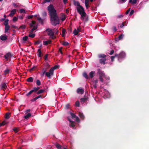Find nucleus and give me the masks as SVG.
Wrapping results in <instances>:
<instances>
[{"label": "nucleus", "instance_id": "obj_1", "mask_svg": "<svg viewBox=\"0 0 149 149\" xmlns=\"http://www.w3.org/2000/svg\"><path fill=\"white\" fill-rule=\"evenodd\" d=\"M48 13L49 15L50 22L53 26H56L60 23L59 19L57 15L56 10L52 4H50L47 7Z\"/></svg>", "mask_w": 149, "mask_h": 149}, {"label": "nucleus", "instance_id": "obj_2", "mask_svg": "<svg viewBox=\"0 0 149 149\" xmlns=\"http://www.w3.org/2000/svg\"><path fill=\"white\" fill-rule=\"evenodd\" d=\"M77 12L81 15L80 18L81 20H84V17H86V13L85 12V10L83 8L81 9H80L79 8H77Z\"/></svg>", "mask_w": 149, "mask_h": 149}, {"label": "nucleus", "instance_id": "obj_3", "mask_svg": "<svg viewBox=\"0 0 149 149\" xmlns=\"http://www.w3.org/2000/svg\"><path fill=\"white\" fill-rule=\"evenodd\" d=\"M106 55L104 54H99L98 55V57L100 58L99 60V63L102 64L104 65L105 64V62L106 61Z\"/></svg>", "mask_w": 149, "mask_h": 149}, {"label": "nucleus", "instance_id": "obj_4", "mask_svg": "<svg viewBox=\"0 0 149 149\" xmlns=\"http://www.w3.org/2000/svg\"><path fill=\"white\" fill-rule=\"evenodd\" d=\"M125 56V53L123 52H122L118 54L117 56L118 60L120 61H121V60L124 58Z\"/></svg>", "mask_w": 149, "mask_h": 149}, {"label": "nucleus", "instance_id": "obj_5", "mask_svg": "<svg viewBox=\"0 0 149 149\" xmlns=\"http://www.w3.org/2000/svg\"><path fill=\"white\" fill-rule=\"evenodd\" d=\"M54 74L53 70L50 69L48 72H47L46 73L45 76L49 78H51V76H53Z\"/></svg>", "mask_w": 149, "mask_h": 149}, {"label": "nucleus", "instance_id": "obj_6", "mask_svg": "<svg viewBox=\"0 0 149 149\" xmlns=\"http://www.w3.org/2000/svg\"><path fill=\"white\" fill-rule=\"evenodd\" d=\"M88 100V95L85 93L84 97L80 99V102L81 103H84L87 101Z\"/></svg>", "mask_w": 149, "mask_h": 149}, {"label": "nucleus", "instance_id": "obj_7", "mask_svg": "<svg viewBox=\"0 0 149 149\" xmlns=\"http://www.w3.org/2000/svg\"><path fill=\"white\" fill-rule=\"evenodd\" d=\"M73 4L75 6H77V7L76 8H80V9H81L82 8H83V7L80 4L79 2L78 1H76L75 0H73Z\"/></svg>", "mask_w": 149, "mask_h": 149}, {"label": "nucleus", "instance_id": "obj_8", "mask_svg": "<svg viewBox=\"0 0 149 149\" xmlns=\"http://www.w3.org/2000/svg\"><path fill=\"white\" fill-rule=\"evenodd\" d=\"M45 31L47 33V34L48 36H53L54 35V32L52 30L49 28L47 29Z\"/></svg>", "mask_w": 149, "mask_h": 149}, {"label": "nucleus", "instance_id": "obj_9", "mask_svg": "<svg viewBox=\"0 0 149 149\" xmlns=\"http://www.w3.org/2000/svg\"><path fill=\"white\" fill-rule=\"evenodd\" d=\"M12 56L11 53L10 52H8L4 56V57L6 60L8 61L10 57Z\"/></svg>", "mask_w": 149, "mask_h": 149}, {"label": "nucleus", "instance_id": "obj_10", "mask_svg": "<svg viewBox=\"0 0 149 149\" xmlns=\"http://www.w3.org/2000/svg\"><path fill=\"white\" fill-rule=\"evenodd\" d=\"M1 89L4 90L7 88L6 83H3L1 85Z\"/></svg>", "mask_w": 149, "mask_h": 149}, {"label": "nucleus", "instance_id": "obj_11", "mask_svg": "<svg viewBox=\"0 0 149 149\" xmlns=\"http://www.w3.org/2000/svg\"><path fill=\"white\" fill-rule=\"evenodd\" d=\"M0 39L1 40L5 41L7 39V36L6 35H2L0 37Z\"/></svg>", "mask_w": 149, "mask_h": 149}, {"label": "nucleus", "instance_id": "obj_12", "mask_svg": "<svg viewBox=\"0 0 149 149\" xmlns=\"http://www.w3.org/2000/svg\"><path fill=\"white\" fill-rule=\"evenodd\" d=\"M77 93L79 94H82L84 92V90L82 88H78L77 90Z\"/></svg>", "mask_w": 149, "mask_h": 149}, {"label": "nucleus", "instance_id": "obj_13", "mask_svg": "<svg viewBox=\"0 0 149 149\" xmlns=\"http://www.w3.org/2000/svg\"><path fill=\"white\" fill-rule=\"evenodd\" d=\"M16 12V10L14 9L13 10L11 11L10 13L9 14V16L11 17H13L14 14Z\"/></svg>", "mask_w": 149, "mask_h": 149}, {"label": "nucleus", "instance_id": "obj_14", "mask_svg": "<svg viewBox=\"0 0 149 149\" xmlns=\"http://www.w3.org/2000/svg\"><path fill=\"white\" fill-rule=\"evenodd\" d=\"M45 18L42 19L40 17H38V20L39 22L41 23V24H43L44 23V21L45 20Z\"/></svg>", "mask_w": 149, "mask_h": 149}, {"label": "nucleus", "instance_id": "obj_15", "mask_svg": "<svg viewBox=\"0 0 149 149\" xmlns=\"http://www.w3.org/2000/svg\"><path fill=\"white\" fill-rule=\"evenodd\" d=\"M51 42L52 41L50 40H48L47 41H44L43 44L44 45H47L48 44H51Z\"/></svg>", "mask_w": 149, "mask_h": 149}, {"label": "nucleus", "instance_id": "obj_16", "mask_svg": "<svg viewBox=\"0 0 149 149\" xmlns=\"http://www.w3.org/2000/svg\"><path fill=\"white\" fill-rule=\"evenodd\" d=\"M10 28V26L8 25L5 26L4 32L5 33H8V30Z\"/></svg>", "mask_w": 149, "mask_h": 149}, {"label": "nucleus", "instance_id": "obj_17", "mask_svg": "<svg viewBox=\"0 0 149 149\" xmlns=\"http://www.w3.org/2000/svg\"><path fill=\"white\" fill-rule=\"evenodd\" d=\"M124 35L122 34L119 36L118 38H116V41H118L119 40L122 39Z\"/></svg>", "mask_w": 149, "mask_h": 149}, {"label": "nucleus", "instance_id": "obj_18", "mask_svg": "<svg viewBox=\"0 0 149 149\" xmlns=\"http://www.w3.org/2000/svg\"><path fill=\"white\" fill-rule=\"evenodd\" d=\"M95 73L94 71H92L89 73V76L88 77L89 78H92L94 76V74Z\"/></svg>", "mask_w": 149, "mask_h": 149}, {"label": "nucleus", "instance_id": "obj_19", "mask_svg": "<svg viewBox=\"0 0 149 149\" xmlns=\"http://www.w3.org/2000/svg\"><path fill=\"white\" fill-rule=\"evenodd\" d=\"M38 55L39 57H40L42 56V52L40 49H39L38 50Z\"/></svg>", "mask_w": 149, "mask_h": 149}, {"label": "nucleus", "instance_id": "obj_20", "mask_svg": "<svg viewBox=\"0 0 149 149\" xmlns=\"http://www.w3.org/2000/svg\"><path fill=\"white\" fill-rule=\"evenodd\" d=\"M42 97V96L41 95H39L36 97H35L34 98H33V99H32L31 100V101L32 102H35V101L37 100L38 99V98H41Z\"/></svg>", "mask_w": 149, "mask_h": 149}, {"label": "nucleus", "instance_id": "obj_21", "mask_svg": "<svg viewBox=\"0 0 149 149\" xmlns=\"http://www.w3.org/2000/svg\"><path fill=\"white\" fill-rule=\"evenodd\" d=\"M85 4L86 9H88L89 6L88 1L87 0H85Z\"/></svg>", "mask_w": 149, "mask_h": 149}, {"label": "nucleus", "instance_id": "obj_22", "mask_svg": "<svg viewBox=\"0 0 149 149\" xmlns=\"http://www.w3.org/2000/svg\"><path fill=\"white\" fill-rule=\"evenodd\" d=\"M10 113L9 112L6 113L5 115V118L6 119H8L9 118Z\"/></svg>", "mask_w": 149, "mask_h": 149}, {"label": "nucleus", "instance_id": "obj_23", "mask_svg": "<svg viewBox=\"0 0 149 149\" xmlns=\"http://www.w3.org/2000/svg\"><path fill=\"white\" fill-rule=\"evenodd\" d=\"M45 90L43 89H41L36 92V94L38 95H39L44 93Z\"/></svg>", "mask_w": 149, "mask_h": 149}, {"label": "nucleus", "instance_id": "obj_24", "mask_svg": "<svg viewBox=\"0 0 149 149\" xmlns=\"http://www.w3.org/2000/svg\"><path fill=\"white\" fill-rule=\"evenodd\" d=\"M26 81L28 82H32L33 81V79L32 77H30L27 79Z\"/></svg>", "mask_w": 149, "mask_h": 149}, {"label": "nucleus", "instance_id": "obj_25", "mask_svg": "<svg viewBox=\"0 0 149 149\" xmlns=\"http://www.w3.org/2000/svg\"><path fill=\"white\" fill-rule=\"evenodd\" d=\"M79 115L81 119H83L84 118V116L83 113L80 112L79 113Z\"/></svg>", "mask_w": 149, "mask_h": 149}, {"label": "nucleus", "instance_id": "obj_26", "mask_svg": "<svg viewBox=\"0 0 149 149\" xmlns=\"http://www.w3.org/2000/svg\"><path fill=\"white\" fill-rule=\"evenodd\" d=\"M42 16L43 17V18H45V17H46L47 16V13L45 11L42 12Z\"/></svg>", "mask_w": 149, "mask_h": 149}, {"label": "nucleus", "instance_id": "obj_27", "mask_svg": "<svg viewBox=\"0 0 149 149\" xmlns=\"http://www.w3.org/2000/svg\"><path fill=\"white\" fill-rule=\"evenodd\" d=\"M9 69H7L6 70H5L4 71V74L5 75H6L7 74H8L9 72Z\"/></svg>", "mask_w": 149, "mask_h": 149}, {"label": "nucleus", "instance_id": "obj_28", "mask_svg": "<svg viewBox=\"0 0 149 149\" xmlns=\"http://www.w3.org/2000/svg\"><path fill=\"white\" fill-rule=\"evenodd\" d=\"M83 75L86 79H88L89 77H88L87 74L86 72H84L83 74Z\"/></svg>", "mask_w": 149, "mask_h": 149}, {"label": "nucleus", "instance_id": "obj_29", "mask_svg": "<svg viewBox=\"0 0 149 149\" xmlns=\"http://www.w3.org/2000/svg\"><path fill=\"white\" fill-rule=\"evenodd\" d=\"M31 116V114L30 113H28L26 116H24V118L25 119H27L29 118Z\"/></svg>", "mask_w": 149, "mask_h": 149}, {"label": "nucleus", "instance_id": "obj_30", "mask_svg": "<svg viewBox=\"0 0 149 149\" xmlns=\"http://www.w3.org/2000/svg\"><path fill=\"white\" fill-rule=\"evenodd\" d=\"M9 20L8 19H6V20L5 21L4 25L5 26L8 25V22Z\"/></svg>", "mask_w": 149, "mask_h": 149}, {"label": "nucleus", "instance_id": "obj_31", "mask_svg": "<svg viewBox=\"0 0 149 149\" xmlns=\"http://www.w3.org/2000/svg\"><path fill=\"white\" fill-rule=\"evenodd\" d=\"M55 146L58 149H62L61 146L60 144L57 143L56 144Z\"/></svg>", "mask_w": 149, "mask_h": 149}, {"label": "nucleus", "instance_id": "obj_32", "mask_svg": "<svg viewBox=\"0 0 149 149\" xmlns=\"http://www.w3.org/2000/svg\"><path fill=\"white\" fill-rule=\"evenodd\" d=\"M118 54H116L114 56H111V61H114V59L116 57H117Z\"/></svg>", "mask_w": 149, "mask_h": 149}, {"label": "nucleus", "instance_id": "obj_33", "mask_svg": "<svg viewBox=\"0 0 149 149\" xmlns=\"http://www.w3.org/2000/svg\"><path fill=\"white\" fill-rule=\"evenodd\" d=\"M37 28L38 27L37 26H34L33 28H32L31 30V32H33V31L36 30L37 29Z\"/></svg>", "mask_w": 149, "mask_h": 149}, {"label": "nucleus", "instance_id": "obj_34", "mask_svg": "<svg viewBox=\"0 0 149 149\" xmlns=\"http://www.w3.org/2000/svg\"><path fill=\"white\" fill-rule=\"evenodd\" d=\"M75 105L77 107H79L80 106L79 102L78 101H77L75 103Z\"/></svg>", "mask_w": 149, "mask_h": 149}, {"label": "nucleus", "instance_id": "obj_35", "mask_svg": "<svg viewBox=\"0 0 149 149\" xmlns=\"http://www.w3.org/2000/svg\"><path fill=\"white\" fill-rule=\"evenodd\" d=\"M62 44L64 46H67L69 45V43L68 42L65 41H63Z\"/></svg>", "mask_w": 149, "mask_h": 149}, {"label": "nucleus", "instance_id": "obj_36", "mask_svg": "<svg viewBox=\"0 0 149 149\" xmlns=\"http://www.w3.org/2000/svg\"><path fill=\"white\" fill-rule=\"evenodd\" d=\"M36 84L38 86H40L41 84V82L40 80L39 79H38L36 81Z\"/></svg>", "mask_w": 149, "mask_h": 149}, {"label": "nucleus", "instance_id": "obj_37", "mask_svg": "<svg viewBox=\"0 0 149 149\" xmlns=\"http://www.w3.org/2000/svg\"><path fill=\"white\" fill-rule=\"evenodd\" d=\"M33 93V91L32 90H31V91H30L28 93H26V95L27 96H29L31 94H32Z\"/></svg>", "mask_w": 149, "mask_h": 149}, {"label": "nucleus", "instance_id": "obj_38", "mask_svg": "<svg viewBox=\"0 0 149 149\" xmlns=\"http://www.w3.org/2000/svg\"><path fill=\"white\" fill-rule=\"evenodd\" d=\"M73 33L75 35H77L78 34V31H77V30L75 29L74 30Z\"/></svg>", "mask_w": 149, "mask_h": 149}, {"label": "nucleus", "instance_id": "obj_39", "mask_svg": "<svg viewBox=\"0 0 149 149\" xmlns=\"http://www.w3.org/2000/svg\"><path fill=\"white\" fill-rule=\"evenodd\" d=\"M70 115L72 117V118H75L76 117V115L72 112L70 113Z\"/></svg>", "mask_w": 149, "mask_h": 149}, {"label": "nucleus", "instance_id": "obj_40", "mask_svg": "<svg viewBox=\"0 0 149 149\" xmlns=\"http://www.w3.org/2000/svg\"><path fill=\"white\" fill-rule=\"evenodd\" d=\"M58 67V66L56 65H55L51 69H52L53 70V72H54V70L57 69Z\"/></svg>", "mask_w": 149, "mask_h": 149}, {"label": "nucleus", "instance_id": "obj_41", "mask_svg": "<svg viewBox=\"0 0 149 149\" xmlns=\"http://www.w3.org/2000/svg\"><path fill=\"white\" fill-rule=\"evenodd\" d=\"M26 28V26L25 25H22L19 27V29H25Z\"/></svg>", "mask_w": 149, "mask_h": 149}, {"label": "nucleus", "instance_id": "obj_42", "mask_svg": "<svg viewBox=\"0 0 149 149\" xmlns=\"http://www.w3.org/2000/svg\"><path fill=\"white\" fill-rule=\"evenodd\" d=\"M19 12H20L21 13H26L25 12V10L24 9H21L20 10H19Z\"/></svg>", "mask_w": 149, "mask_h": 149}, {"label": "nucleus", "instance_id": "obj_43", "mask_svg": "<svg viewBox=\"0 0 149 149\" xmlns=\"http://www.w3.org/2000/svg\"><path fill=\"white\" fill-rule=\"evenodd\" d=\"M127 0H119L118 3H123L125 2Z\"/></svg>", "mask_w": 149, "mask_h": 149}, {"label": "nucleus", "instance_id": "obj_44", "mask_svg": "<svg viewBox=\"0 0 149 149\" xmlns=\"http://www.w3.org/2000/svg\"><path fill=\"white\" fill-rule=\"evenodd\" d=\"M13 130L16 133H17L18 131V129L16 127H14Z\"/></svg>", "mask_w": 149, "mask_h": 149}, {"label": "nucleus", "instance_id": "obj_45", "mask_svg": "<svg viewBox=\"0 0 149 149\" xmlns=\"http://www.w3.org/2000/svg\"><path fill=\"white\" fill-rule=\"evenodd\" d=\"M28 38V37L27 36H25L23 38V40L24 41H26L27 40Z\"/></svg>", "mask_w": 149, "mask_h": 149}, {"label": "nucleus", "instance_id": "obj_46", "mask_svg": "<svg viewBox=\"0 0 149 149\" xmlns=\"http://www.w3.org/2000/svg\"><path fill=\"white\" fill-rule=\"evenodd\" d=\"M33 91V92L36 93V92H37V91H38L37 90V88H36V87H34L33 88V89L32 90Z\"/></svg>", "mask_w": 149, "mask_h": 149}, {"label": "nucleus", "instance_id": "obj_47", "mask_svg": "<svg viewBox=\"0 0 149 149\" xmlns=\"http://www.w3.org/2000/svg\"><path fill=\"white\" fill-rule=\"evenodd\" d=\"M66 18V16L64 14L63 15V17L61 18V20L62 21H64L65 20Z\"/></svg>", "mask_w": 149, "mask_h": 149}, {"label": "nucleus", "instance_id": "obj_48", "mask_svg": "<svg viewBox=\"0 0 149 149\" xmlns=\"http://www.w3.org/2000/svg\"><path fill=\"white\" fill-rule=\"evenodd\" d=\"M98 82V81L97 79H94V80L93 81V84H97Z\"/></svg>", "mask_w": 149, "mask_h": 149}, {"label": "nucleus", "instance_id": "obj_49", "mask_svg": "<svg viewBox=\"0 0 149 149\" xmlns=\"http://www.w3.org/2000/svg\"><path fill=\"white\" fill-rule=\"evenodd\" d=\"M29 37L33 38H34L35 36V34H29Z\"/></svg>", "mask_w": 149, "mask_h": 149}, {"label": "nucleus", "instance_id": "obj_50", "mask_svg": "<svg viewBox=\"0 0 149 149\" xmlns=\"http://www.w3.org/2000/svg\"><path fill=\"white\" fill-rule=\"evenodd\" d=\"M41 42V41H40L39 40H38L36 41L35 42V45H36L37 44H38L40 43Z\"/></svg>", "mask_w": 149, "mask_h": 149}, {"label": "nucleus", "instance_id": "obj_51", "mask_svg": "<svg viewBox=\"0 0 149 149\" xmlns=\"http://www.w3.org/2000/svg\"><path fill=\"white\" fill-rule=\"evenodd\" d=\"M36 68V66H33V67H32V68H30L29 69V70L30 72H31L32 71H33L34 69V68Z\"/></svg>", "mask_w": 149, "mask_h": 149}, {"label": "nucleus", "instance_id": "obj_52", "mask_svg": "<svg viewBox=\"0 0 149 149\" xmlns=\"http://www.w3.org/2000/svg\"><path fill=\"white\" fill-rule=\"evenodd\" d=\"M70 126L72 127H75V125H74L73 122H72L71 123Z\"/></svg>", "mask_w": 149, "mask_h": 149}, {"label": "nucleus", "instance_id": "obj_53", "mask_svg": "<svg viewBox=\"0 0 149 149\" xmlns=\"http://www.w3.org/2000/svg\"><path fill=\"white\" fill-rule=\"evenodd\" d=\"M18 18L16 17H14L13 19V22H15L17 21Z\"/></svg>", "mask_w": 149, "mask_h": 149}, {"label": "nucleus", "instance_id": "obj_54", "mask_svg": "<svg viewBox=\"0 0 149 149\" xmlns=\"http://www.w3.org/2000/svg\"><path fill=\"white\" fill-rule=\"evenodd\" d=\"M99 77H104V74L103 73V72H102V73H100L99 74Z\"/></svg>", "mask_w": 149, "mask_h": 149}, {"label": "nucleus", "instance_id": "obj_55", "mask_svg": "<svg viewBox=\"0 0 149 149\" xmlns=\"http://www.w3.org/2000/svg\"><path fill=\"white\" fill-rule=\"evenodd\" d=\"M112 30L114 32H115L117 31L116 28V26H113L112 27Z\"/></svg>", "mask_w": 149, "mask_h": 149}, {"label": "nucleus", "instance_id": "obj_56", "mask_svg": "<svg viewBox=\"0 0 149 149\" xmlns=\"http://www.w3.org/2000/svg\"><path fill=\"white\" fill-rule=\"evenodd\" d=\"M123 17V14H121L120 15H118L117 17V18H122Z\"/></svg>", "mask_w": 149, "mask_h": 149}, {"label": "nucleus", "instance_id": "obj_57", "mask_svg": "<svg viewBox=\"0 0 149 149\" xmlns=\"http://www.w3.org/2000/svg\"><path fill=\"white\" fill-rule=\"evenodd\" d=\"M48 56V54H46L45 55L44 57V58L45 60L46 61L47 60Z\"/></svg>", "mask_w": 149, "mask_h": 149}, {"label": "nucleus", "instance_id": "obj_58", "mask_svg": "<svg viewBox=\"0 0 149 149\" xmlns=\"http://www.w3.org/2000/svg\"><path fill=\"white\" fill-rule=\"evenodd\" d=\"M6 123L5 122V121H3L1 123H0L1 125V126L4 125Z\"/></svg>", "mask_w": 149, "mask_h": 149}, {"label": "nucleus", "instance_id": "obj_59", "mask_svg": "<svg viewBox=\"0 0 149 149\" xmlns=\"http://www.w3.org/2000/svg\"><path fill=\"white\" fill-rule=\"evenodd\" d=\"M102 71L101 70V69L98 68L97 69V73L99 74L100 73H102Z\"/></svg>", "mask_w": 149, "mask_h": 149}, {"label": "nucleus", "instance_id": "obj_60", "mask_svg": "<svg viewBox=\"0 0 149 149\" xmlns=\"http://www.w3.org/2000/svg\"><path fill=\"white\" fill-rule=\"evenodd\" d=\"M102 71L101 70V69L98 68L97 69V73L99 74L100 73H102Z\"/></svg>", "mask_w": 149, "mask_h": 149}, {"label": "nucleus", "instance_id": "obj_61", "mask_svg": "<svg viewBox=\"0 0 149 149\" xmlns=\"http://www.w3.org/2000/svg\"><path fill=\"white\" fill-rule=\"evenodd\" d=\"M103 77H102V76L99 77V79L100 80V81L102 82H103V78H102Z\"/></svg>", "mask_w": 149, "mask_h": 149}, {"label": "nucleus", "instance_id": "obj_62", "mask_svg": "<svg viewBox=\"0 0 149 149\" xmlns=\"http://www.w3.org/2000/svg\"><path fill=\"white\" fill-rule=\"evenodd\" d=\"M134 13V10H132L130 13V15L131 16Z\"/></svg>", "mask_w": 149, "mask_h": 149}, {"label": "nucleus", "instance_id": "obj_63", "mask_svg": "<svg viewBox=\"0 0 149 149\" xmlns=\"http://www.w3.org/2000/svg\"><path fill=\"white\" fill-rule=\"evenodd\" d=\"M114 51L113 50H112L110 52V53H109V54L110 55H112L114 53Z\"/></svg>", "mask_w": 149, "mask_h": 149}, {"label": "nucleus", "instance_id": "obj_64", "mask_svg": "<svg viewBox=\"0 0 149 149\" xmlns=\"http://www.w3.org/2000/svg\"><path fill=\"white\" fill-rule=\"evenodd\" d=\"M65 31L66 30L64 29H63L62 30V33H63V34H65Z\"/></svg>", "mask_w": 149, "mask_h": 149}]
</instances>
